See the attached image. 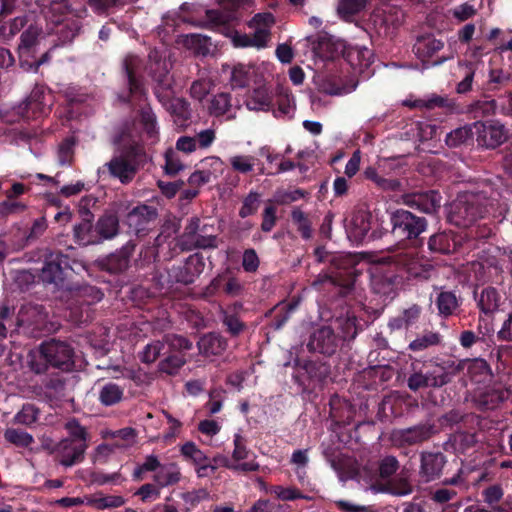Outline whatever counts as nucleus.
Listing matches in <instances>:
<instances>
[{
    "label": "nucleus",
    "mask_w": 512,
    "mask_h": 512,
    "mask_svg": "<svg viewBox=\"0 0 512 512\" xmlns=\"http://www.w3.org/2000/svg\"><path fill=\"white\" fill-rule=\"evenodd\" d=\"M44 39V33L38 26H29L21 35L18 46L20 65L25 71H37L38 68L50 59V51L36 59V53Z\"/></svg>",
    "instance_id": "3"
},
{
    "label": "nucleus",
    "mask_w": 512,
    "mask_h": 512,
    "mask_svg": "<svg viewBox=\"0 0 512 512\" xmlns=\"http://www.w3.org/2000/svg\"><path fill=\"white\" fill-rule=\"evenodd\" d=\"M170 68L171 63L167 60L166 55H162L156 49L150 52L148 70L149 74L158 84V87L155 89L156 96L171 114L181 120H185L190 114L189 105L182 98L171 97L172 80L169 75Z\"/></svg>",
    "instance_id": "1"
},
{
    "label": "nucleus",
    "mask_w": 512,
    "mask_h": 512,
    "mask_svg": "<svg viewBox=\"0 0 512 512\" xmlns=\"http://www.w3.org/2000/svg\"><path fill=\"white\" fill-rule=\"evenodd\" d=\"M446 464L445 456L440 452H425L421 455L420 477L424 482H430L440 477Z\"/></svg>",
    "instance_id": "15"
},
{
    "label": "nucleus",
    "mask_w": 512,
    "mask_h": 512,
    "mask_svg": "<svg viewBox=\"0 0 512 512\" xmlns=\"http://www.w3.org/2000/svg\"><path fill=\"white\" fill-rule=\"evenodd\" d=\"M186 363V359L180 355H170L159 363V370L169 375H174Z\"/></svg>",
    "instance_id": "52"
},
{
    "label": "nucleus",
    "mask_w": 512,
    "mask_h": 512,
    "mask_svg": "<svg viewBox=\"0 0 512 512\" xmlns=\"http://www.w3.org/2000/svg\"><path fill=\"white\" fill-rule=\"evenodd\" d=\"M436 304L441 315L449 316L452 315L458 307V300L454 293L443 291L439 293Z\"/></svg>",
    "instance_id": "43"
},
{
    "label": "nucleus",
    "mask_w": 512,
    "mask_h": 512,
    "mask_svg": "<svg viewBox=\"0 0 512 512\" xmlns=\"http://www.w3.org/2000/svg\"><path fill=\"white\" fill-rule=\"evenodd\" d=\"M249 82V68L245 65H236L231 71L230 84L233 88H242Z\"/></svg>",
    "instance_id": "54"
},
{
    "label": "nucleus",
    "mask_w": 512,
    "mask_h": 512,
    "mask_svg": "<svg viewBox=\"0 0 512 512\" xmlns=\"http://www.w3.org/2000/svg\"><path fill=\"white\" fill-rule=\"evenodd\" d=\"M508 139V131L499 121L482 122V148L496 149Z\"/></svg>",
    "instance_id": "16"
},
{
    "label": "nucleus",
    "mask_w": 512,
    "mask_h": 512,
    "mask_svg": "<svg viewBox=\"0 0 512 512\" xmlns=\"http://www.w3.org/2000/svg\"><path fill=\"white\" fill-rule=\"evenodd\" d=\"M245 103L249 110L266 111L272 106V96L265 86H261L249 93Z\"/></svg>",
    "instance_id": "26"
},
{
    "label": "nucleus",
    "mask_w": 512,
    "mask_h": 512,
    "mask_svg": "<svg viewBox=\"0 0 512 512\" xmlns=\"http://www.w3.org/2000/svg\"><path fill=\"white\" fill-rule=\"evenodd\" d=\"M227 347L225 339L215 333H209L200 338L198 348L201 354L205 356L219 355Z\"/></svg>",
    "instance_id": "25"
},
{
    "label": "nucleus",
    "mask_w": 512,
    "mask_h": 512,
    "mask_svg": "<svg viewBox=\"0 0 512 512\" xmlns=\"http://www.w3.org/2000/svg\"><path fill=\"white\" fill-rule=\"evenodd\" d=\"M38 418V409L32 404L23 405L22 409L15 415V420L19 424L31 425Z\"/></svg>",
    "instance_id": "60"
},
{
    "label": "nucleus",
    "mask_w": 512,
    "mask_h": 512,
    "mask_svg": "<svg viewBox=\"0 0 512 512\" xmlns=\"http://www.w3.org/2000/svg\"><path fill=\"white\" fill-rule=\"evenodd\" d=\"M443 48V43L431 36L417 40L414 49L416 54L422 58H428Z\"/></svg>",
    "instance_id": "36"
},
{
    "label": "nucleus",
    "mask_w": 512,
    "mask_h": 512,
    "mask_svg": "<svg viewBox=\"0 0 512 512\" xmlns=\"http://www.w3.org/2000/svg\"><path fill=\"white\" fill-rule=\"evenodd\" d=\"M180 478V468L175 463L161 465L154 475V481L160 488L176 484Z\"/></svg>",
    "instance_id": "29"
},
{
    "label": "nucleus",
    "mask_w": 512,
    "mask_h": 512,
    "mask_svg": "<svg viewBox=\"0 0 512 512\" xmlns=\"http://www.w3.org/2000/svg\"><path fill=\"white\" fill-rule=\"evenodd\" d=\"M501 296L493 287L482 290V313L486 316L498 311Z\"/></svg>",
    "instance_id": "39"
},
{
    "label": "nucleus",
    "mask_w": 512,
    "mask_h": 512,
    "mask_svg": "<svg viewBox=\"0 0 512 512\" xmlns=\"http://www.w3.org/2000/svg\"><path fill=\"white\" fill-rule=\"evenodd\" d=\"M421 313V309L417 305L405 309L401 315L391 319L389 321V327L392 330H399L403 328H409L416 323Z\"/></svg>",
    "instance_id": "31"
},
{
    "label": "nucleus",
    "mask_w": 512,
    "mask_h": 512,
    "mask_svg": "<svg viewBox=\"0 0 512 512\" xmlns=\"http://www.w3.org/2000/svg\"><path fill=\"white\" fill-rule=\"evenodd\" d=\"M365 5L366 0H340L337 11L341 18L348 20L359 13Z\"/></svg>",
    "instance_id": "46"
},
{
    "label": "nucleus",
    "mask_w": 512,
    "mask_h": 512,
    "mask_svg": "<svg viewBox=\"0 0 512 512\" xmlns=\"http://www.w3.org/2000/svg\"><path fill=\"white\" fill-rule=\"evenodd\" d=\"M199 165L201 168L206 170V172H209L213 179L223 172L224 162L220 157L210 156L202 159Z\"/></svg>",
    "instance_id": "56"
},
{
    "label": "nucleus",
    "mask_w": 512,
    "mask_h": 512,
    "mask_svg": "<svg viewBox=\"0 0 512 512\" xmlns=\"http://www.w3.org/2000/svg\"><path fill=\"white\" fill-rule=\"evenodd\" d=\"M382 262L394 265L396 268L406 271L409 276L414 278H428L430 275L431 266L422 264L412 250L383 257Z\"/></svg>",
    "instance_id": "8"
},
{
    "label": "nucleus",
    "mask_w": 512,
    "mask_h": 512,
    "mask_svg": "<svg viewBox=\"0 0 512 512\" xmlns=\"http://www.w3.org/2000/svg\"><path fill=\"white\" fill-rule=\"evenodd\" d=\"M74 238L80 245H92L100 242L92 229L91 219L86 218L82 223L74 227Z\"/></svg>",
    "instance_id": "34"
},
{
    "label": "nucleus",
    "mask_w": 512,
    "mask_h": 512,
    "mask_svg": "<svg viewBox=\"0 0 512 512\" xmlns=\"http://www.w3.org/2000/svg\"><path fill=\"white\" fill-rule=\"evenodd\" d=\"M5 439L18 446H29L33 442V438L27 432L18 429H7L5 431Z\"/></svg>",
    "instance_id": "57"
},
{
    "label": "nucleus",
    "mask_w": 512,
    "mask_h": 512,
    "mask_svg": "<svg viewBox=\"0 0 512 512\" xmlns=\"http://www.w3.org/2000/svg\"><path fill=\"white\" fill-rule=\"evenodd\" d=\"M50 366L70 370L73 365V349L65 342L51 340L42 344Z\"/></svg>",
    "instance_id": "11"
},
{
    "label": "nucleus",
    "mask_w": 512,
    "mask_h": 512,
    "mask_svg": "<svg viewBox=\"0 0 512 512\" xmlns=\"http://www.w3.org/2000/svg\"><path fill=\"white\" fill-rule=\"evenodd\" d=\"M506 256L497 246L490 243H482V279L500 284L503 280V266Z\"/></svg>",
    "instance_id": "6"
},
{
    "label": "nucleus",
    "mask_w": 512,
    "mask_h": 512,
    "mask_svg": "<svg viewBox=\"0 0 512 512\" xmlns=\"http://www.w3.org/2000/svg\"><path fill=\"white\" fill-rule=\"evenodd\" d=\"M73 443H86L88 434L86 429L82 427L76 420H70L65 425Z\"/></svg>",
    "instance_id": "61"
},
{
    "label": "nucleus",
    "mask_w": 512,
    "mask_h": 512,
    "mask_svg": "<svg viewBox=\"0 0 512 512\" xmlns=\"http://www.w3.org/2000/svg\"><path fill=\"white\" fill-rule=\"evenodd\" d=\"M509 396L508 390L502 386L486 388L482 391V410H492Z\"/></svg>",
    "instance_id": "32"
},
{
    "label": "nucleus",
    "mask_w": 512,
    "mask_h": 512,
    "mask_svg": "<svg viewBox=\"0 0 512 512\" xmlns=\"http://www.w3.org/2000/svg\"><path fill=\"white\" fill-rule=\"evenodd\" d=\"M482 494L484 496V501L493 506L494 504H498L500 500L503 498L504 491L501 484H493L486 487Z\"/></svg>",
    "instance_id": "64"
},
{
    "label": "nucleus",
    "mask_w": 512,
    "mask_h": 512,
    "mask_svg": "<svg viewBox=\"0 0 512 512\" xmlns=\"http://www.w3.org/2000/svg\"><path fill=\"white\" fill-rule=\"evenodd\" d=\"M86 449V443H73L70 439L62 440L56 448L60 457V463L66 467L80 462Z\"/></svg>",
    "instance_id": "17"
},
{
    "label": "nucleus",
    "mask_w": 512,
    "mask_h": 512,
    "mask_svg": "<svg viewBox=\"0 0 512 512\" xmlns=\"http://www.w3.org/2000/svg\"><path fill=\"white\" fill-rule=\"evenodd\" d=\"M500 60L501 58L499 55H495L492 58V61L490 63L491 68L489 71V78L485 84V90L487 91L499 90L508 85V83L510 82L511 73L508 70L492 67L494 63Z\"/></svg>",
    "instance_id": "24"
},
{
    "label": "nucleus",
    "mask_w": 512,
    "mask_h": 512,
    "mask_svg": "<svg viewBox=\"0 0 512 512\" xmlns=\"http://www.w3.org/2000/svg\"><path fill=\"white\" fill-rule=\"evenodd\" d=\"M139 123L143 127L147 138L150 139L152 143H154L157 139L158 131L156 127L155 115L149 108L142 110Z\"/></svg>",
    "instance_id": "44"
},
{
    "label": "nucleus",
    "mask_w": 512,
    "mask_h": 512,
    "mask_svg": "<svg viewBox=\"0 0 512 512\" xmlns=\"http://www.w3.org/2000/svg\"><path fill=\"white\" fill-rule=\"evenodd\" d=\"M137 172L136 164L126 156H114L109 162L105 163L97 170L100 179L108 178L118 179L122 184L130 183Z\"/></svg>",
    "instance_id": "7"
},
{
    "label": "nucleus",
    "mask_w": 512,
    "mask_h": 512,
    "mask_svg": "<svg viewBox=\"0 0 512 512\" xmlns=\"http://www.w3.org/2000/svg\"><path fill=\"white\" fill-rule=\"evenodd\" d=\"M90 506L98 509L104 510L107 508H117L122 506L125 503V500L122 496H105V497H90L88 501Z\"/></svg>",
    "instance_id": "51"
},
{
    "label": "nucleus",
    "mask_w": 512,
    "mask_h": 512,
    "mask_svg": "<svg viewBox=\"0 0 512 512\" xmlns=\"http://www.w3.org/2000/svg\"><path fill=\"white\" fill-rule=\"evenodd\" d=\"M63 264H67V260L62 255H51L45 262L41 271V279L46 283H55L63 279Z\"/></svg>",
    "instance_id": "21"
},
{
    "label": "nucleus",
    "mask_w": 512,
    "mask_h": 512,
    "mask_svg": "<svg viewBox=\"0 0 512 512\" xmlns=\"http://www.w3.org/2000/svg\"><path fill=\"white\" fill-rule=\"evenodd\" d=\"M183 169H184V165H183L179 155L177 154V152L174 151L173 149H168L165 152L164 170H165L166 174L176 175Z\"/></svg>",
    "instance_id": "53"
},
{
    "label": "nucleus",
    "mask_w": 512,
    "mask_h": 512,
    "mask_svg": "<svg viewBox=\"0 0 512 512\" xmlns=\"http://www.w3.org/2000/svg\"><path fill=\"white\" fill-rule=\"evenodd\" d=\"M180 451L182 456L194 466L196 464L200 465L201 462L208 461V456L200 450L194 442H186L181 446Z\"/></svg>",
    "instance_id": "47"
},
{
    "label": "nucleus",
    "mask_w": 512,
    "mask_h": 512,
    "mask_svg": "<svg viewBox=\"0 0 512 512\" xmlns=\"http://www.w3.org/2000/svg\"><path fill=\"white\" fill-rule=\"evenodd\" d=\"M154 215V211L148 206H137L127 215V222L130 228L139 233L145 230L147 223Z\"/></svg>",
    "instance_id": "27"
},
{
    "label": "nucleus",
    "mask_w": 512,
    "mask_h": 512,
    "mask_svg": "<svg viewBox=\"0 0 512 512\" xmlns=\"http://www.w3.org/2000/svg\"><path fill=\"white\" fill-rule=\"evenodd\" d=\"M431 435V429L426 426L413 427L398 431L394 437L405 444H416L427 440Z\"/></svg>",
    "instance_id": "30"
},
{
    "label": "nucleus",
    "mask_w": 512,
    "mask_h": 512,
    "mask_svg": "<svg viewBox=\"0 0 512 512\" xmlns=\"http://www.w3.org/2000/svg\"><path fill=\"white\" fill-rule=\"evenodd\" d=\"M474 196L468 193L459 195L448 208V219L456 226L471 225L477 216V207L474 205Z\"/></svg>",
    "instance_id": "9"
},
{
    "label": "nucleus",
    "mask_w": 512,
    "mask_h": 512,
    "mask_svg": "<svg viewBox=\"0 0 512 512\" xmlns=\"http://www.w3.org/2000/svg\"><path fill=\"white\" fill-rule=\"evenodd\" d=\"M212 82L204 77L194 81L190 88V95L194 99L201 101L211 90Z\"/></svg>",
    "instance_id": "58"
},
{
    "label": "nucleus",
    "mask_w": 512,
    "mask_h": 512,
    "mask_svg": "<svg viewBox=\"0 0 512 512\" xmlns=\"http://www.w3.org/2000/svg\"><path fill=\"white\" fill-rule=\"evenodd\" d=\"M229 163L234 171L246 174L253 171L255 158L250 155L237 154L229 158Z\"/></svg>",
    "instance_id": "49"
},
{
    "label": "nucleus",
    "mask_w": 512,
    "mask_h": 512,
    "mask_svg": "<svg viewBox=\"0 0 512 512\" xmlns=\"http://www.w3.org/2000/svg\"><path fill=\"white\" fill-rule=\"evenodd\" d=\"M441 201V195L434 190L414 192L402 196L403 204L428 214L436 212L441 206Z\"/></svg>",
    "instance_id": "12"
},
{
    "label": "nucleus",
    "mask_w": 512,
    "mask_h": 512,
    "mask_svg": "<svg viewBox=\"0 0 512 512\" xmlns=\"http://www.w3.org/2000/svg\"><path fill=\"white\" fill-rule=\"evenodd\" d=\"M27 365L37 374L44 373L48 366H50V361L48 360V356H46L42 344L38 348L29 351L27 355Z\"/></svg>",
    "instance_id": "35"
},
{
    "label": "nucleus",
    "mask_w": 512,
    "mask_h": 512,
    "mask_svg": "<svg viewBox=\"0 0 512 512\" xmlns=\"http://www.w3.org/2000/svg\"><path fill=\"white\" fill-rule=\"evenodd\" d=\"M44 2L47 21L60 25L68 14V0H42Z\"/></svg>",
    "instance_id": "28"
},
{
    "label": "nucleus",
    "mask_w": 512,
    "mask_h": 512,
    "mask_svg": "<svg viewBox=\"0 0 512 512\" xmlns=\"http://www.w3.org/2000/svg\"><path fill=\"white\" fill-rule=\"evenodd\" d=\"M273 23L274 19L270 13L257 14L249 22V28L253 30L252 35L235 31L230 36L231 41L238 48H264L270 40Z\"/></svg>",
    "instance_id": "4"
},
{
    "label": "nucleus",
    "mask_w": 512,
    "mask_h": 512,
    "mask_svg": "<svg viewBox=\"0 0 512 512\" xmlns=\"http://www.w3.org/2000/svg\"><path fill=\"white\" fill-rule=\"evenodd\" d=\"M118 227V218L114 214H106L98 220L95 229L101 241L113 238L118 233Z\"/></svg>",
    "instance_id": "33"
},
{
    "label": "nucleus",
    "mask_w": 512,
    "mask_h": 512,
    "mask_svg": "<svg viewBox=\"0 0 512 512\" xmlns=\"http://www.w3.org/2000/svg\"><path fill=\"white\" fill-rule=\"evenodd\" d=\"M123 388L114 383H107L99 391V400L105 406H111L121 401Z\"/></svg>",
    "instance_id": "38"
},
{
    "label": "nucleus",
    "mask_w": 512,
    "mask_h": 512,
    "mask_svg": "<svg viewBox=\"0 0 512 512\" xmlns=\"http://www.w3.org/2000/svg\"><path fill=\"white\" fill-rule=\"evenodd\" d=\"M25 23L24 17H16L11 22L3 24L0 27V37L4 40L12 38L24 27Z\"/></svg>",
    "instance_id": "59"
},
{
    "label": "nucleus",
    "mask_w": 512,
    "mask_h": 512,
    "mask_svg": "<svg viewBox=\"0 0 512 512\" xmlns=\"http://www.w3.org/2000/svg\"><path fill=\"white\" fill-rule=\"evenodd\" d=\"M364 175L367 179L373 181L376 185L384 190L395 191L400 187V182L396 179H386L378 175L377 171L373 167H367L364 171Z\"/></svg>",
    "instance_id": "48"
},
{
    "label": "nucleus",
    "mask_w": 512,
    "mask_h": 512,
    "mask_svg": "<svg viewBox=\"0 0 512 512\" xmlns=\"http://www.w3.org/2000/svg\"><path fill=\"white\" fill-rule=\"evenodd\" d=\"M165 348V342L153 340L146 344L138 356L143 363L151 364L157 360Z\"/></svg>",
    "instance_id": "40"
},
{
    "label": "nucleus",
    "mask_w": 512,
    "mask_h": 512,
    "mask_svg": "<svg viewBox=\"0 0 512 512\" xmlns=\"http://www.w3.org/2000/svg\"><path fill=\"white\" fill-rule=\"evenodd\" d=\"M213 462V465L224 466L230 470L238 472H252L259 469V464L256 461L250 460L245 463H232L229 458L221 454L214 456Z\"/></svg>",
    "instance_id": "37"
},
{
    "label": "nucleus",
    "mask_w": 512,
    "mask_h": 512,
    "mask_svg": "<svg viewBox=\"0 0 512 512\" xmlns=\"http://www.w3.org/2000/svg\"><path fill=\"white\" fill-rule=\"evenodd\" d=\"M292 220L297 225L302 237L309 239L311 237V228L310 222L305 214L299 209H294L292 212Z\"/></svg>",
    "instance_id": "63"
},
{
    "label": "nucleus",
    "mask_w": 512,
    "mask_h": 512,
    "mask_svg": "<svg viewBox=\"0 0 512 512\" xmlns=\"http://www.w3.org/2000/svg\"><path fill=\"white\" fill-rule=\"evenodd\" d=\"M379 491H386L395 496H406L412 492V487L405 478H399L388 483L385 489L376 490Z\"/></svg>",
    "instance_id": "55"
},
{
    "label": "nucleus",
    "mask_w": 512,
    "mask_h": 512,
    "mask_svg": "<svg viewBox=\"0 0 512 512\" xmlns=\"http://www.w3.org/2000/svg\"><path fill=\"white\" fill-rule=\"evenodd\" d=\"M238 107L231 103L230 95L219 93L215 95L209 104V113L215 117L226 116V119H233L236 116Z\"/></svg>",
    "instance_id": "22"
},
{
    "label": "nucleus",
    "mask_w": 512,
    "mask_h": 512,
    "mask_svg": "<svg viewBox=\"0 0 512 512\" xmlns=\"http://www.w3.org/2000/svg\"><path fill=\"white\" fill-rule=\"evenodd\" d=\"M398 468V461L394 457H386L384 458L379 467L377 468L375 465L364 467L358 474V481L363 480L365 483L370 484V488L376 492L378 490L374 482L377 480V471L382 478H386L391 476L394 472H396Z\"/></svg>",
    "instance_id": "13"
},
{
    "label": "nucleus",
    "mask_w": 512,
    "mask_h": 512,
    "mask_svg": "<svg viewBox=\"0 0 512 512\" xmlns=\"http://www.w3.org/2000/svg\"><path fill=\"white\" fill-rule=\"evenodd\" d=\"M428 247L432 252L446 254L452 250V243L446 233H437L430 237Z\"/></svg>",
    "instance_id": "50"
},
{
    "label": "nucleus",
    "mask_w": 512,
    "mask_h": 512,
    "mask_svg": "<svg viewBox=\"0 0 512 512\" xmlns=\"http://www.w3.org/2000/svg\"><path fill=\"white\" fill-rule=\"evenodd\" d=\"M346 229L350 239L355 242L363 241L371 229V215L365 211L356 212Z\"/></svg>",
    "instance_id": "18"
},
{
    "label": "nucleus",
    "mask_w": 512,
    "mask_h": 512,
    "mask_svg": "<svg viewBox=\"0 0 512 512\" xmlns=\"http://www.w3.org/2000/svg\"><path fill=\"white\" fill-rule=\"evenodd\" d=\"M278 109L274 112L277 117L290 115L295 108L293 96L286 88H279L277 96Z\"/></svg>",
    "instance_id": "42"
},
{
    "label": "nucleus",
    "mask_w": 512,
    "mask_h": 512,
    "mask_svg": "<svg viewBox=\"0 0 512 512\" xmlns=\"http://www.w3.org/2000/svg\"><path fill=\"white\" fill-rule=\"evenodd\" d=\"M178 42L192 53L203 56L210 52L212 46L210 38L201 34L182 35Z\"/></svg>",
    "instance_id": "23"
},
{
    "label": "nucleus",
    "mask_w": 512,
    "mask_h": 512,
    "mask_svg": "<svg viewBox=\"0 0 512 512\" xmlns=\"http://www.w3.org/2000/svg\"><path fill=\"white\" fill-rule=\"evenodd\" d=\"M476 127L477 125L476 123H474L473 125H467L453 130L446 137L447 145L451 147H456L466 143L468 140L472 138L473 128Z\"/></svg>",
    "instance_id": "41"
},
{
    "label": "nucleus",
    "mask_w": 512,
    "mask_h": 512,
    "mask_svg": "<svg viewBox=\"0 0 512 512\" xmlns=\"http://www.w3.org/2000/svg\"><path fill=\"white\" fill-rule=\"evenodd\" d=\"M255 461V455L250 452L243 441V438L236 434L234 436V450L232 452V463H245L247 461Z\"/></svg>",
    "instance_id": "45"
},
{
    "label": "nucleus",
    "mask_w": 512,
    "mask_h": 512,
    "mask_svg": "<svg viewBox=\"0 0 512 512\" xmlns=\"http://www.w3.org/2000/svg\"><path fill=\"white\" fill-rule=\"evenodd\" d=\"M128 85L129 98L124 100L140 101L146 97V90L141 82L142 61L135 55H128L123 62Z\"/></svg>",
    "instance_id": "10"
},
{
    "label": "nucleus",
    "mask_w": 512,
    "mask_h": 512,
    "mask_svg": "<svg viewBox=\"0 0 512 512\" xmlns=\"http://www.w3.org/2000/svg\"><path fill=\"white\" fill-rule=\"evenodd\" d=\"M317 57L328 60L333 59L344 50V44L329 35L321 36L313 47Z\"/></svg>",
    "instance_id": "19"
},
{
    "label": "nucleus",
    "mask_w": 512,
    "mask_h": 512,
    "mask_svg": "<svg viewBox=\"0 0 512 512\" xmlns=\"http://www.w3.org/2000/svg\"><path fill=\"white\" fill-rule=\"evenodd\" d=\"M392 233L399 239L417 238L426 230L427 221L411 212L399 209L391 214Z\"/></svg>",
    "instance_id": "5"
},
{
    "label": "nucleus",
    "mask_w": 512,
    "mask_h": 512,
    "mask_svg": "<svg viewBox=\"0 0 512 512\" xmlns=\"http://www.w3.org/2000/svg\"><path fill=\"white\" fill-rule=\"evenodd\" d=\"M439 342V336L436 333H426L421 337L416 338L409 344V348L413 351H421L429 346L435 345Z\"/></svg>",
    "instance_id": "62"
},
{
    "label": "nucleus",
    "mask_w": 512,
    "mask_h": 512,
    "mask_svg": "<svg viewBox=\"0 0 512 512\" xmlns=\"http://www.w3.org/2000/svg\"><path fill=\"white\" fill-rule=\"evenodd\" d=\"M338 345V337L328 326H323L311 335L308 348L322 354H332Z\"/></svg>",
    "instance_id": "14"
},
{
    "label": "nucleus",
    "mask_w": 512,
    "mask_h": 512,
    "mask_svg": "<svg viewBox=\"0 0 512 512\" xmlns=\"http://www.w3.org/2000/svg\"><path fill=\"white\" fill-rule=\"evenodd\" d=\"M45 96L43 95V91L40 89H35L32 91L30 97L23 103H21L17 108H14L15 113L18 115V119L20 118H30L29 111H32V115L34 116L37 112L42 111L45 106L44 103ZM7 121H16V119H6Z\"/></svg>",
    "instance_id": "20"
},
{
    "label": "nucleus",
    "mask_w": 512,
    "mask_h": 512,
    "mask_svg": "<svg viewBox=\"0 0 512 512\" xmlns=\"http://www.w3.org/2000/svg\"><path fill=\"white\" fill-rule=\"evenodd\" d=\"M347 63L352 68V76L347 82H334L324 87V91L330 95H344L354 91L358 85L359 76L361 79H368L373 75L371 65L373 63V53L367 47L352 46L345 51Z\"/></svg>",
    "instance_id": "2"
}]
</instances>
